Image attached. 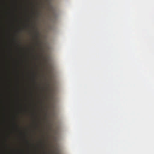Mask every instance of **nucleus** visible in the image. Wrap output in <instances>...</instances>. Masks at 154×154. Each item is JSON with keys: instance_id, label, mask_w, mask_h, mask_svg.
Segmentation results:
<instances>
[{"instance_id": "1", "label": "nucleus", "mask_w": 154, "mask_h": 154, "mask_svg": "<svg viewBox=\"0 0 154 154\" xmlns=\"http://www.w3.org/2000/svg\"><path fill=\"white\" fill-rule=\"evenodd\" d=\"M35 33L36 34L35 35V36L36 39H38L39 35V32H35Z\"/></svg>"}, {"instance_id": "2", "label": "nucleus", "mask_w": 154, "mask_h": 154, "mask_svg": "<svg viewBox=\"0 0 154 154\" xmlns=\"http://www.w3.org/2000/svg\"><path fill=\"white\" fill-rule=\"evenodd\" d=\"M38 42H39V41L38 40H37V41L36 44V45H38Z\"/></svg>"}, {"instance_id": "3", "label": "nucleus", "mask_w": 154, "mask_h": 154, "mask_svg": "<svg viewBox=\"0 0 154 154\" xmlns=\"http://www.w3.org/2000/svg\"><path fill=\"white\" fill-rule=\"evenodd\" d=\"M30 96L32 97H33V95H32V93H31L30 94Z\"/></svg>"}, {"instance_id": "4", "label": "nucleus", "mask_w": 154, "mask_h": 154, "mask_svg": "<svg viewBox=\"0 0 154 154\" xmlns=\"http://www.w3.org/2000/svg\"><path fill=\"white\" fill-rule=\"evenodd\" d=\"M45 90V88L44 87H42V91H44Z\"/></svg>"}, {"instance_id": "5", "label": "nucleus", "mask_w": 154, "mask_h": 154, "mask_svg": "<svg viewBox=\"0 0 154 154\" xmlns=\"http://www.w3.org/2000/svg\"><path fill=\"white\" fill-rule=\"evenodd\" d=\"M15 125H16V126L18 128H19V125H17V124H15Z\"/></svg>"}, {"instance_id": "6", "label": "nucleus", "mask_w": 154, "mask_h": 154, "mask_svg": "<svg viewBox=\"0 0 154 154\" xmlns=\"http://www.w3.org/2000/svg\"><path fill=\"white\" fill-rule=\"evenodd\" d=\"M48 90V88H46L45 91H47Z\"/></svg>"}, {"instance_id": "7", "label": "nucleus", "mask_w": 154, "mask_h": 154, "mask_svg": "<svg viewBox=\"0 0 154 154\" xmlns=\"http://www.w3.org/2000/svg\"><path fill=\"white\" fill-rule=\"evenodd\" d=\"M42 97H45V96H44V95H43V94H42Z\"/></svg>"}, {"instance_id": "8", "label": "nucleus", "mask_w": 154, "mask_h": 154, "mask_svg": "<svg viewBox=\"0 0 154 154\" xmlns=\"http://www.w3.org/2000/svg\"><path fill=\"white\" fill-rule=\"evenodd\" d=\"M17 97H19V94H18V95H17Z\"/></svg>"}, {"instance_id": "9", "label": "nucleus", "mask_w": 154, "mask_h": 154, "mask_svg": "<svg viewBox=\"0 0 154 154\" xmlns=\"http://www.w3.org/2000/svg\"><path fill=\"white\" fill-rule=\"evenodd\" d=\"M27 143H29V142L28 141H27Z\"/></svg>"}, {"instance_id": "10", "label": "nucleus", "mask_w": 154, "mask_h": 154, "mask_svg": "<svg viewBox=\"0 0 154 154\" xmlns=\"http://www.w3.org/2000/svg\"><path fill=\"white\" fill-rule=\"evenodd\" d=\"M37 14H38H38H39V13H37Z\"/></svg>"}]
</instances>
